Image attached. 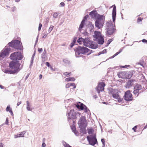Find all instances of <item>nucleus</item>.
Segmentation results:
<instances>
[{"instance_id": "1", "label": "nucleus", "mask_w": 147, "mask_h": 147, "mask_svg": "<svg viewBox=\"0 0 147 147\" xmlns=\"http://www.w3.org/2000/svg\"><path fill=\"white\" fill-rule=\"evenodd\" d=\"M20 65L19 61H11L9 63V68L5 69L3 72L5 74L17 73L21 69L20 67Z\"/></svg>"}, {"instance_id": "2", "label": "nucleus", "mask_w": 147, "mask_h": 147, "mask_svg": "<svg viewBox=\"0 0 147 147\" xmlns=\"http://www.w3.org/2000/svg\"><path fill=\"white\" fill-rule=\"evenodd\" d=\"M113 7L112 11V18L113 22L114 23V26L107 27L106 29V35L110 37V35H112L116 31V27L115 24L116 15V7L115 5H113Z\"/></svg>"}, {"instance_id": "3", "label": "nucleus", "mask_w": 147, "mask_h": 147, "mask_svg": "<svg viewBox=\"0 0 147 147\" xmlns=\"http://www.w3.org/2000/svg\"><path fill=\"white\" fill-rule=\"evenodd\" d=\"M95 25L98 29H101L104 26L105 20V16L99 14L95 18Z\"/></svg>"}, {"instance_id": "4", "label": "nucleus", "mask_w": 147, "mask_h": 147, "mask_svg": "<svg viewBox=\"0 0 147 147\" xmlns=\"http://www.w3.org/2000/svg\"><path fill=\"white\" fill-rule=\"evenodd\" d=\"M8 46L10 48L20 50L23 51V46L22 45V43L20 41L17 39L13 40L9 42L7 44Z\"/></svg>"}, {"instance_id": "5", "label": "nucleus", "mask_w": 147, "mask_h": 147, "mask_svg": "<svg viewBox=\"0 0 147 147\" xmlns=\"http://www.w3.org/2000/svg\"><path fill=\"white\" fill-rule=\"evenodd\" d=\"M94 34L92 36L95 39H94L93 40L96 41L99 45H103L105 42L104 37L102 36L101 32L100 31H95Z\"/></svg>"}, {"instance_id": "6", "label": "nucleus", "mask_w": 147, "mask_h": 147, "mask_svg": "<svg viewBox=\"0 0 147 147\" xmlns=\"http://www.w3.org/2000/svg\"><path fill=\"white\" fill-rule=\"evenodd\" d=\"M74 50L76 55L77 54L78 55L81 54L85 55L88 53L90 50V49L86 47L80 45L78 46L75 49L74 48Z\"/></svg>"}, {"instance_id": "7", "label": "nucleus", "mask_w": 147, "mask_h": 147, "mask_svg": "<svg viewBox=\"0 0 147 147\" xmlns=\"http://www.w3.org/2000/svg\"><path fill=\"white\" fill-rule=\"evenodd\" d=\"M11 49L7 44L0 53V59H1L8 56L11 52Z\"/></svg>"}, {"instance_id": "8", "label": "nucleus", "mask_w": 147, "mask_h": 147, "mask_svg": "<svg viewBox=\"0 0 147 147\" xmlns=\"http://www.w3.org/2000/svg\"><path fill=\"white\" fill-rule=\"evenodd\" d=\"M23 56L22 53L20 52H14L11 54L9 58L12 61H19L23 58Z\"/></svg>"}, {"instance_id": "9", "label": "nucleus", "mask_w": 147, "mask_h": 147, "mask_svg": "<svg viewBox=\"0 0 147 147\" xmlns=\"http://www.w3.org/2000/svg\"><path fill=\"white\" fill-rule=\"evenodd\" d=\"M147 89V84L146 85L145 87L144 86L142 87V86L139 84H136L134 86V91H133L134 94L135 95H137L138 96L140 93L142 92L144 90Z\"/></svg>"}, {"instance_id": "10", "label": "nucleus", "mask_w": 147, "mask_h": 147, "mask_svg": "<svg viewBox=\"0 0 147 147\" xmlns=\"http://www.w3.org/2000/svg\"><path fill=\"white\" fill-rule=\"evenodd\" d=\"M81 114L79 112H76L74 109L71 110L70 112L68 113V121L70 123L71 122V119H76L77 118L76 116L78 115L80 116Z\"/></svg>"}, {"instance_id": "11", "label": "nucleus", "mask_w": 147, "mask_h": 147, "mask_svg": "<svg viewBox=\"0 0 147 147\" xmlns=\"http://www.w3.org/2000/svg\"><path fill=\"white\" fill-rule=\"evenodd\" d=\"M74 105L79 111L83 110L86 113H87L88 111L90 112L88 108L84 104L80 102L76 103Z\"/></svg>"}, {"instance_id": "12", "label": "nucleus", "mask_w": 147, "mask_h": 147, "mask_svg": "<svg viewBox=\"0 0 147 147\" xmlns=\"http://www.w3.org/2000/svg\"><path fill=\"white\" fill-rule=\"evenodd\" d=\"M87 139L89 144L91 145L94 146L96 144L98 143L96 134L87 136Z\"/></svg>"}, {"instance_id": "13", "label": "nucleus", "mask_w": 147, "mask_h": 147, "mask_svg": "<svg viewBox=\"0 0 147 147\" xmlns=\"http://www.w3.org/2000/svg\"><path fill=\"white\" fill-rule=\"evenodd\" d=\"M79 127H82L87 126V121L84 116H82L78 122Z\"/></svg>"}, {"instance_id": "14", "label": "nucleus", "mask_w": 147, "mask_h": 147, "mask_svg": "<svg viewBox=\"0 0 147 147\" xmlns=\"http://www.w3.org/2000/svg\"><path fill=\"white\" fill-rule=\"evenodd\" d=\"M132 96V94L131 93V91L130 90H128L126 91L125 92L124 96L125 100L128 101L132 100L133 98Z\"/></svg>"}, {"instance_id": "15", "label": "nucleus", "mask_w": 147, "mask_h": 147, "mask_svg": "<svg viewBox=\"0 0 147 147\" xmlns=\"http://www.w3.org/2000/svg\"><path fill=\"white\" fill-rule=\"evenodd\" d=\"M89 17V16L88 14L86 15L83 17L78 28V30L80 32H81L82 31V29L84 28L86 24L85 22L87 20L88 18Z\"/></svg>"}, {"instance_id": "16", "label": "nucleus", "mask_w": 147, "mask_h": 147, "mask_svg": "<svg viewBox=\"0 0 147 147\" xmlns=\"http://www.w3.org/2000/svg\"><path fill=\"white\" fill-rule=\"evenodd\" d=\"M105 86V84L103 82H100L98 84V86L96 88V89L98 93H100V91H103Z\"/></svg>"}, {"instance_id": "17", "label": "nucleus", "mask_w": 147, "mask_h": 147, "mask_svg": "<svg viewBox=\"0 0 147 147\" xmlns=\"http://www.w3.org/2000/svg\"><path fill=\"white\" fill-rule=\"evenodd\" d=\"M92 42V41L90 40V37H87L84 38V41L83 45L85 47H88L91 42Z\"/></svg>"}, {"instance_id": "18", "label": "nucleus", "mask_w": 147, "mask_h": 147, "mask_svg": "<svg viewBox=\"0 0 147 147\" xmlns=\"http://www.w3.org/2000/svg\"><path fill=\"white\" fill-rule=\"evenodd\" d=\"M119 78L123 79H129L131 78L133 74H117Z\"/></svg>"}, {"instance_id": "19", "label": "nucleus", "mask_w": 147, "mask_h": 147, "mask_svg": "<svg viewBox=\"0 0 147 147\" xmlns=\"http://www.w3.org/2000/svg\"><path fill=\"white\" fill-rule=\"evenodd\" d=\"M135 81L134 80H129L127 82L126 87V88H129L134 84Z\"/></svg>"}, {"instance_id": "20", "label": "nucleus", "mask_w": 147, "mask_h": 147, "mask_svg": "<svg viewBox=\"0 0 147 147\" xmlns=\"http://www.w3.org/2000/svg\"><path fill=\"white\" fill-rule=\"evenodd\" d=\"M98 14H99L97 13V12L96 10H93L90 12L89 13V15L90 16L91 18H94L95 19V18L97 16Z\"/></svg>"}, {"instance_id": "21", "label": "nucleus", "mask_w": 147, "mask_h": 147, "mask_svg": "<svg viewBox=\"0 0 147 147\" xmlns=\"http://www.w3.org/2000/svg\"><path fill=\"white\" fill-rule=\"evenodd\" d=\"M89 45L88 47L92 49H95L98 47V45L95 42L92 41V42Z\"/></svg>"}, {"instance_id": "22", "label": "nucleus", "mask_w": 147, "mask_h": 147, "mask_svg": "<svg viewBox=\"0 0 147 147\" xmlns=\"http://www.w3.org/2000/svg\"><path fill=\"white\" fill-rule=\"evenodd\" d=\"M87 126V125H86V126H83L82 127H79L80 128V131L81 133H82L83 134H86V128Z\"/></svg>"}, {"instance_id": "23", "label": "nucleus", "mask_w": 147, "mask_h": 147, "mask_svg": "<svg viewBox=\"0 0 147 147\" xmlns=\"http://www.w3.org/2000/svg\"><path fill=\"white\" fill-rule=\"evenodd\" d=\"M88 27L89 28L90 31L91 32L92 31L94 27V25L91 22H89L87 25Z\"/></svg>"}, {"instance_id": "24", "label": "nucleus", "mask_w": 147, "mask_h": 147, "mask_svg": "<svg viewBox=\"0 0 147 147\" xmlns=\"http://www.w3.org/2000/svg\"><path fill=\"white\" fill-rule=\"evenodd\" d=\"M26 133L25 131H23L21 132L19 134H17L16 135H15L14 136V138H18L22 137L24 136V135Z\"/></svg>"}, {"instance_id": "25", "label": "nucleus", "mask_w": 147, "mask_h": 147, "mask_svg": "<svg viewBox=\"0 0 147 147\" xmlns=\"http://www.w3.org/2000/svg\"><path fill=\"white\" fill-rule=\"evenodd\" d=\"M147 58V56H144L143 57L142 59L140 61V62L138 63V64H140L141 65L143 66V65L145 63L144 61V59H146Z\"/></svg>"}, {"instance_id": "26", "label": "nucleus", "mask_w": 147, "mask_h": 147, "mask_svg": "<svg viewBox=\"0 0 147 147\" xmlns=\"http://www.w3.org/2000/svg\"><path fill=\"white\" fill-rule=\"evenodd\" d=\"M106 26L107 27L114 26V24H113L111 20L107 21L106 23Z\"/></svg>"}, {"instance_id": "27", "label": "nucleus", "mask_w": 147, "mask_h": 147, "mask_svg": "<svg viewBox=\"0 0 147 147\" xmlns=\"http://www.w3.org/2000/svg\"><path fill=\"white\" fill-rule=\"evenodd\" d=\"M46 53V49H44V51L41 55V57L42 61L45 60V59L47 57Z\"/></svg>"}, {"instance_id": "28", "label": "nucleus", "mask_w": 147, "mask_h": 147, "mask_svg": "<svg viewBox=\"0 0 147 147\" xmlns=\"http://www.w3.org/2000/svg\"><path fill=\"white\" fill-rule=\"evenodd\" d=\"M84 38H83L82 37H79L77 40V42L80 45L82 44V42L84 43Z\"/></svg>"}, {"instance_id": "29", "label": "nucleus", "mask_w": 147, "mask_h": 147, "mask_svg": "<svg viewBox=\"0 0 147 147\" xmlns=\"http://www.w3.org/2000/svg\"><path fill=\"white\" fill-rule=\"evenodd\" d=\"M108 89L109 91V93L111 94L112 95L116 91V89H113L111 88H108Z\"/></svg>"}, {"instance_id": "30", "label": "nucleus", "mask_w": 147, "mask_h": 147, "mask_svg": "<svg viewBox=\"0 0 147 147\" xmlns=\"http://www.w3.org/2000/svg\"><path fill=\"white\" fill-rule=\"evenodd\" d=\"M113 97L115 99H118L119 96L118 94V93L117 92H115L112 95Z\"/></svg>"}, {"instance_id": "31", "label": "nucleus", "mask_w": 147, "mask_h": 147, "mask_svg": "<svg viewBox=\"0 0 147 147\" xmlns=\"http://www.w3.org/2000/svg\"><path fill=\"white\" fill-rule=\"evenodd\" d=\"M75 79L73 77H69L66 78L65 79V80L67 81H74Z\"/></svg>"}, {"instance_id": "32", "label": "nucleus", "mask_w": 147, "mask_h": 147, "mask_svg": "<svg viewBox=\"0 0 147 147\" xmlns=\"http://www.w3.org/2000/svg\"><path fill=\"white\" fill-rule=\"evenodd\" d=\"M113 38H110L107 41V43L105 45V47H108L109 45L111 43L113 40Z\"/></svg>"}, {"instance_id": "33", "label": "nucleus", "mask_w": 147, "mask_h": 147, "mask_svg": "<svg viewBox=\"0 0 147 147\" xmlns=\"http://www.w3.org/2000/svg\"><path fill=\"white\" fill-rule=\"evenodd\" d=\"M62 144L63 146L65 147H72L71 146H70L66 142L63 141H62Z\"/></svg>"}, {"instance_id": "34", "label": "nucleus", "mask_w": 147, "mask_h": 147, "mask_svg": "<svg viewBox=\"0 0 147 147\" xmlns=\"http://www.w3.org/2000/svg\"><path fill=\"white\" fill-rule=\"evenodd\" d=\"M94 131L93 129L91 128L88 129V133L89 134H92Z\"/></svg>"}, {"instance_id": "35", "label": "nucleus", "mask_w": 147, "mask_h": 147, "mask_svg": "<svg viewBox=\"0 0 147 147\" xmlns=\"http://www.w3.org/2000/svg\"><path fill=\"white\" fill-rule=\"evenodd\" d=\"M81 34L83 35L82 36L84 37H86V36L88 35L89 34L86 31H85L84 32H82Z\"/></svg>"}, {"instance_id": "36", "label": "nucleus", "mask_w": 147, "mask_h": 147, "mask_svg": "<svg viewBox=\"0 0 147 147\" xmlns=\"http://www.w3.org/2000/svg\"><path fill=\"white\" fill-rule=\"evenodd\" d=\"M54 26L53 25H51L49 28V29L48 30V33H50L52 31L53 28H54Z\"/></svg>"}, {"instance_id": "37", "label": "nucleus", "mask_w": 147, "mask_h": 147, "mask_svg": "<svg viewBox=\"0 0 147 147\" xmlns=\"http://www.w3.org/2000/svg\"><path fill=\"white\" fill-rule=\"evenodd\" d=\"M59 13L56 12L54 13L53 15V17L55 18H57L59 15Z\"/></svg>"}, {"instance_id": "38", "label": "nucleus", "mask_w": 147, "mask_h": 147, "mask_svg": "<svg viewBox=\"0 0 147 147\" xmlns=\"http://www.w3.org/2000/svg\"><path fill=\"white\" fill-rule=\"evenodd\" d=\"M77 37H74L73 38V40L72 41V42L74 43L75 44H76V42H77Z\"/></svg>"}, {"instance_id": "39", "label": "nucleus", "mask_w": 147, "mask_h": 147, "mask_svg": "<svg viewBox=\"0 0 147 147\" xmlns=\"http://www.w3.org/2000/svg\"><path fill=\"white\" fill-rule=\"evenodd\" d=\"M130 65H120L119 66V67H120V68H127L129 67Z\"/></svg>"}, {"instance_id": "40", "label": "nucleus", "mask_w": 147, "mask_h": 147, "mask_svg": "<svg viewBox=\"0 0 147 147\" xmlns=\"http://www.w3.org/2000/svg\"><path fill=\"white\" fill-rule=\"evenodd\" d=\"M71 127L73 132H74L75 131H76V130L75 126H71Z\"/></svg>"}, {"instance_id": "41", "label": "nucleus", "mask_w": 147, "mask_h": 147, "mask_svg": "<svg viewBox=\"0 0 147 147\" xmlns=\"http://www.w3.org/2000/svg\"><path fill=\"white\" fill-rule=\"evenodd\" d=\"M63 61L64 63L69 64L70 63V61L67 60V59H63Z\"/></svg>"}, {"instance_id": "42", "label": "nucleus", "mask_w": 147, "mask_h": 147, "mask_svg": "<svg viewBox=\"0 0 147 147\" xmlns=\"http://www.w3.org/2000/svg\"><path fill=\"white\" fill-rule=\"evenodd\" d=\"M75 45H77L78 44H75L71 42L70 45H69V47H70V48H71L74 46Z\"/></svg>"}, {"instance_id": "43", "label": "nucleus", "mask_w": 147, "mask_h": 147, "mask_svg": "<svg viewBox=\"0 0 147 147\" xmlns=\"http://www.w3.org/2000/svg\"><path fill=\"white\" fill-rule=\"evenodd\" d=\"M143 18H141L139 17L138 18L137 22L138 23L139 22H141L143 20Z\"/></svg>"}, {"instance_id": "44", "label": "nucleus", "mask_w": 147, "mask_h": 147, "mask_svg": "<svg viewBox=\"0 0 147 147\" xmlns=\"http://www.w3.org/2000/svg\"><path fill=\"white\" fill-rule=\"evenodd\" d=\"M11 109L10 108V105H8L6 108V111H9V112Z\"/></svg>"}, {"instance_id": "45", "label": "nucleus", "mask_w": 147, "mask_h": 147, "mask_svg": "<svg viewBox=\"0 0 147 147\" xmlns=\"http://www.w3.org/2000/svg\"><path fill=\"white\" fill-rule=\"evenodd\" d=\"M70 84H71V86H72L73 87V88L74 89L76 88V85L74 83H70Z\"/></svg>"}, {"instance_id": "46", "label": "nucleus", "mask_w": 147, "mask_h": 147, "mask_svg": "<svg viewBox=\"0 0 147 147\" xmlns=\"http://www.w3.org/2000/svg\"><path fill=\"white\" fill-rule=\"evenodd\" d=\"M42 27V24L40 23L39 24L38 27V31H40V30L41 28Z\"/></svg>"}, {"instance_id": "47", "label": "nucleus", "mask_w": 147, "mask_h": 147, "mask_svg": "<svg viewBox=\"0 0 147 147\" xmlns=\"http://www.w3.org/2000/svg\"><path fill=\"white\" fill-rule=\"evenodd\" d=\"M135 71H134V70H131V71H129L128 72V73H127V72L126 71L125 74H133V73H134H134H135Z\"/></svg>"}, {"instance_id": "48", "label": "nucleus", "mask_w": 147, "mask_h": 147, "mask_svg": "<svg viewBox=\"0 0 147 147\" xmlns=\"http://www.w3.org/2000/svg\"><path fill=\"white\" fill-rule=\"evenodd\" d=\"M43 49L42 48H38V51L39 53H40L42 51Z\"/></svg>"}, {"instance_id": "49", "label": "nucleus", "mask_w": 147, "mask_h": 147, "mask_svg": "<svg viewBox=\"0 0 147 147\" xmlns=\"http://www.w3.org/2000/svg\"><path fill=\"white\" fill-rule=\"evenodd\" d=\"M71 84H70V83H68L66 85V86H65L66 88H70L71 87Z\"/></svg>"}, {"instance_id": "50", "label": "nucleus", "mask_w": 147, "mask_h": 147, "mask_svg": "<svg viewBox=\"0 0 147 147\" xmlns=\"http://www.w3.org/2000/svg\"><path fill=\"white\" fill-rule=\"evenodd\" d=\"M117 99L118 100V102H120L122 101L123 100V99L122 98H120L119 97Z\"/></svg>"}, {"instance_id": "51", "label": "nucleus", "mask_w": 147, "mask_h": 147, "mask_svg": "<svg viewBox=\"0 0 147 147\" xmlns=\"http://www.w3.org/2000/svg\"><path fill=\"white\" fill-rule=\"evenodd\" d=\"M107 52V49H105L104 50L101 51L102 54H104L105 53H106Z\"/></svg>"}, {"instance_id": "52", "label": "nucleus", "mask_w": 147, "mask_h": 147, "mask_svg": "<svg viewBox=\"0 0 147 147\" xmlns=\"http://www.w3.org/2000/svg\"><path fill=\"white\" fill-rule=\"evenodd\" d=\"M46 65L49 67L51 66L50 63L49 62H46L45 63Z\"/></svg>"}, {"instance_id": "53", "label": "nucleus", "mask_w": 147, "mask_h": 147, "mask_svg": "<svg viewBox=\"0 0 147 147\" xmlns=\"http://www.w3.org/2000/svg\"><path fill=\"white\" fill-rule=\"evenodd\" d=\"M89 52L87 54V56L89 55H90L91 53L93 52V51L92 50H90H90L89 51Z\"/></svg>"}, {"instance_id": "54", "label": "nucleus", "mask_w": 147, "mask_h": 147, "mask_svg": "<svg viewBox=\"0 0 147 147\" xmlns=\"http://www.w3.org/2000/svg\"><path fill=\"white\" fill-rule=\"evenodd\" d=\"M5 124L6 125H8L9 122H8V117H7L6 119V121L5 122Z\"/></svg>"}, {"instance_id": "55", "label": "nucleus", "mask_w": 147, "mask_h": 147, "mask_svg": "<svg viewBox=\"0 0 147 147\" xmlns=\"http://www.w3.org/2000/svg\"><path fill=\"white\" fill-rule=\"evenodd\" d=\"M137 127V125L135 126L134 127L132 128V129H133L134 132H136V130Z\"/></svg>"}, {"instance_id": "56", "label": "nucleus", "mask_w": 147, "mask_h": 147, "mask_svg": "<svg viewBox=\"0 0 147 147\" xmlns=\"http://www.w3.org/2000/svg\"><path fill=\"white\" fill-rule=\"evenodd\" d=\"M75 135L77 136H78L79 135V134L78 132L76 130V131H75L74 132H73Z\"/></svg>"}, {"instance_id": "57", "label": "nucleus", "mask_w": 147, "mask_h": 147, "mask_svg": "<svg viewBox=\"0 0 147 147\" xmlns=\"http://www.w3.org/2000/svg\"><path fill=\"white\" fill-rule=\"evenodd\" d=\"M142 42L144 43H147V40L145 39H143L142 40Z\"/></svg>"}, {"instance_id": "58", "label": "nucleus", "mask_w": 147, "mask_h": 147, "mask_svg": "<svg viewBox=\"0 0 147 147\" xmlns=\"http://www.w3.org/2000/svg\"><path fill=\"white\" fill-rule=\"evenodd\" d=\"M49 34V33H46L42 37V38H45L47 36L48 34Z\"/></svg>"}, {"instance_id": "59", "label": "nucleus", "mask_w": 147, "mask_h": 147, "mask_svg": "<svg viewBox=\"0 0 147 147\" xmlns=\"http://www.w3.org/2000/svg\"><path fill=\"white\" fill-rule=\"evenodd\" d=\"M115 56H116L115 55V54H114L112 56L110 57L109 58L107 59V60H108L110 59H113V58H114V57H115Z\"/></svg>"}, {"instance_id": "60", "label": "nucleus", "mask_w": 147, "mask_h": 147, "mask_svg": "<svg viewBox=\"0 0 147 147\" xmlns=\"http://www.w3.org/2000/svg\"><path fill=\"white\" fill-rule=\"evenodd\" d=\"M115 56H116L115 55V54H114L112 56L110 57L109 58L107 59V60H108L110 59H113V58H114V57H115Z\"/></svg>"}, {"instance_id": "61", "label": "nucleus", "mask_w": 147, "mask_h": 147, "mask_svg": "<svg viewBox=\"0 0 147 147\" xmlns=\"http://www.w3.org/2000/svg\"><path fill=\"white\" fill-rule=\"evenodd\" d=\"M38 35L37 36V37L36 38L35 42V46L36 45V43H37L38 40Z\"/></svg>"}, {"instance_id": "62", "label": "nucleus", "mask_w": 147, "mask_h": 147, "mask_svg": "<svg viewBox=\"0 0 147 147\" xmlns=\"http://www.w3.org/2000/svg\"><path fill=\"white\" fill-rule=\"evenodd\" d=\"M26 105H27V107H30V103L28 101H26Z\"/></svg>"}, {"instance_id": "63", "label": "nucleus", "mask_w": 147, "mask_h": 147, "mask_svg": "<svg viewBox=\"0 0 147 147\" xmlns=\"http://www.w3.org/2000/svg\"><path fill=\"white\" fill-rule=\"evenodd\" d=\"M9 112L10 113V114H11V116H13V111H12V109H11L10 110V111H9Z\"/></svg>"}, {"instance_id": "64", "label": "nucleus", "mask_w": 147, "mask_h": 147, "mask_svg": "<svg viewBox=\"0 0 147 147\" xmlns=\"http://www.w3.org/2000/svg\"><path fill=\"white\" fill-rule=\"evenodd\" d=\"M60 5H61V7H63L65 5V3L64 2H61L60 3Z\"/></svg>"}]
</instances>
